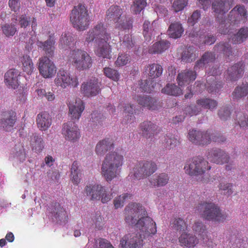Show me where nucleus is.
Returning <instances> with one entry per match:
<instances>
[{"label":"nucleus","instance_id":"2eb2a0df","mask_svg":"<svg viewBox=\"0 0 248 248\" xmlns=\"http://www.w3.org/2000/svg\"><path fill=\"white\" fill-rule=\"evenodd\" d=\"M233 0H212L211 9L215 16L227 13L232 5Z\"/></svg>","mask_w":248,"mask_h":248},{"label":"nucleus","instance_id":"13d9d810","mask_svg":"<svg viewBox=\"0 0 248 248\" xmlns=\"http://www.w3.org/2000/svg\"><path fill=\"white\" fill-rule=\"evenodd\" d=\"M104 73L106 76L114 81H118L120 78V74L118 71L111 68H105Z\"/></svg>","mask_w":248,"mask_h":248},{"label":"nucleus","instance_id":"338daca9","mask_svg":"<svg viewBox=\"0 0 248 248\" xmlns=\"http://www.w3.org/2000/svg\"><path fill=\"white\" fill-rule=\"evenodd\" d=\"M201 111L198 107L192 105L185 108L184 111L186 115L190 116L197 115Z\"/></svg>","mask_w":248,"mask_h":248},{"label":"nucleus","instance_id":"6e6552de","mask_svg":"<svg viewBox=\"0 0 248 248\" xmlns=\"http://www.w3.org/2000/svg\"><path fill=\"white\" fill-rule=\"evenodd\" d=\"M109 38L106 28L103 24L99 23L87 32L85 42L89 43L94 41L96 43L102 40H108Z\"/></svg>","mask_w":248,"mask_h":248},{"label":"nucleus","instance_id":"0e129e2a","mask_svg":"<svg viewBox=\"0 0 248 248\" xmlns=\"http://www.w3.org/2000/svg\"><path fill=\"white\" fill-rule=\"evenodd\" d=\"M201 16V11L200 10H196L194 11L191 16L188 17L187 19L188 23L191 26L194 25L200 19Z\"/></svg>","mask_w":248,"mask_h":248},{"label":"nucleus","instance_id":"5701e85b","mask_svg":"<svg viewBox=\"0 0 248 248\" xmlns=\"http://www.w3.org/2000/svg\"><path fill=\"white\" fill-rule=\"evenodd\" d=\"M108 41L102 40L95 43L96 47L95 52L99 57L110 59L111 57V49Z\"/></svg>","mask_w":248,"mask_h":248},{"label":"nucleus","instance_id":"4c0bfd02","mask_svg":"<svg viewBox=\"0 0 248 248\" xmlns=\"http://www.w3.org/2000/svg\"><path fill=\"white\" fill-rule=\"evenodd\" d=\"M214 48L215 52L223 54L226 57H229L232 55V48L228 42H220L215 45Z\"/></svg>","mask_w":248,"mask_h":248},{"label":"nucleus","instance_id":"bb28decb","mask_svg":"<svg viewBox=\"0 0 248 248\" xmlns=\"http://www.w3.org/2000/svg\"><path fill=\"white\" fill-rule=\"evenodd\" d=\"M38 128L42 131L47 130L52 124V119L49 114L46 112L39 113L36 119Z\"/></svg>","mask_w":248,"mask_h":248},{"label":"nucleus","instance_id":"f3484780","mask_svg":"<svg viewBox=\"0 0 248 248\" xmlns=\"http://www.w3.org/2000/svg\"><path fill=\"white\" fill-rule=\"evenodd\" d=\"M136 99L140 105L150 110H158L162 107L161 103L150 96H138Z\"/></svg>","mask_w":248,"mask_h":248},{"label":"nucleus","instance_id":"680f3d73","mask_svg":"<svg viewBox=\"0 0 248 248\" xmlns=\"http://www.w3.org/2000/svg\"><path fill=\"white\" fill-rule=\"evenodd\" d=\"M186 0H175L172 4V8L174 12H178L182 11L187 5Z\"/></svg>","mask_w":248,"mask_h":248},{"label":"nucleus","instance_id":"a211bd4d","mask_svg":"<svg viewBox=\"0 0 248 248\" xmlns=\"http://www.w3.org/2000/svg\"><path fill=\"white\" fill-rule=\"evenodd\" d=\"M229 18L234 24L242 21L245 23L247 18V11L243 6L237 5L229 15Z\"/></svg>","mask_w":248,"mask_h":248},{"label":"nucleus","instance_id":"ea45409f","mask_svg":"<svg viewBox=\"0 0 248 248\" xmlns=\"http://www.w3.org/2000/svg\"><path fill=\"white\" fill-rule=\"evenodd\" d=\"M4 82L7 87L9 89L16 88V69H10L5 74Z\"/></svg>","mask_w":248,"mask_h":248},{"label":"nucleus","instance_id":"3c124183","mask_svg":"<svg viewBox=\"0 0 248 248\" xmlns=\"http://www.w3.org/2000/svg\"><path fill=\"white\" fill-rule=\"evenodd\" d=\"M193 231L203 239L206 235V229L203 223L200 221H195L192 226Z\"/></svg>","mask_w":248,"mask_h":248},{"label":"nucleus","instance_id":"de8ad7c7","mask_svg":"<svg viewBox=\"0 0 248 248\" xmlns=\"http://www.w3.org/2000/svg\"><path fill=\"white\" fill-rule=\"evenodd\" d=\"M116 23L117 28L124 30H129L132 28L133 19L131 16L124 15Z\"/></svg>","mask_w":248,"mask_h":248},{"label":"nucleus","instance_id":"37998d69","mask_svg":"<svg viewBox=\"0 0 248 248\" xmlns=\"http://www.w3.org/2000/svg\"><path fill=\"white\" fill-rule=\"evenodd\" d=\"M155 21L151 23L148 21H145L143 24V34L146 41L149 42L151 40L153 31L155 30Z\"/></svg>","mask_w":248,"mask_h":248},{"label":"nucleus","instance_id":"1a4fd4ad","mask_svg":"<svg viewBox=\"0 0 248 248\" xmlns=\"http://www.w3.org/2000/svg\"><path fill=\"white\" fill-rule=\"evenodd\" d=\"M189 140L197 145L204 146L211 142V135L208 131L190 130L187 136Z\"/></svg>","mask_w":248,"mask_h":248},{"label":"nucleus","instance_id":"0eeeda50","mask_svg":"<svg viewBox=\"0 0 248 248\" xmlns=\"http://www.w3.org/2000/svg\"><path fill=\"white\" fill-rule=\"evenodd\" d=\"M157 170L156 164L153 161H144L139 162L133 169L134 177L140 179L150 176Z\"/></svg>","mask_w":248,"mask_h":248},{"label":"nucleus","instance_id":"c85d7f7f","mask_svg":"<svg viewBox=\"0 0 248 248\" xmlns=\"http://www.w3.org/2000/svg\"><path fill=\"white\" fill-rule=\"evenodd\" d=\"M30 146L33 152H41L44 148V141L41 136L37 133L32 134L30 137Z\"/></svg>","mask_w":248,"mask_h":248},{"label":"nucleus","instance_id":"f257e3e1","mask_svg":"<svg viewBox=\"0 0 248 248\" xmlns=\"http://www.w3.org/2000/svg\"><path fill=\"white\" fill-rule=\"evenodd\" d=\"M124 219L130 226L135 227L140 233L127 234L121 239L120 245L124 248H139L143 244V238L156 233L155 222L149 217L145 208L140 203L129 204L124 209Z\"/></svg>","mask_w":248,"mask_h":248},{"label":"nucleus","instance_id":"4d7b16f0","mask_svg":"<svg viewBox=\"0 0 248 248\" xmlns=\"http://www.w3.org/2000/svg\"><path fill=\"white\" fill-rule=\"evenodd\" d=\"M172 227L177 231H184L187 228L185 221L181 218H175L171 223Z\"/></svg>","mask_w":248,"mask_h":248},{"label":"nucleus","instance_id":"f8f14e48","mask_svg":"<svg viewBox=\"0 0 248 248\" xmlns=\"http://www.w3.org/2000/svg\"><path fill=\"white\" fill-rule=\"evenodd\" d=\"M101 83L96 78H92L81 85V93L85 96L92 97L96 96L101 92Z\"/></svg>","mask_w":248,"mask_h":248},{"label":"nucleus","instance_id":"c9c22d12","mask_svg":"<svg viewBox=\"0 0 248 248\" xmlns=\"http://www.w3.org/2000/svg\"><path fill=\"white\" fill-rule=\"evenodd\" d=\"M184 31L182 24L179 22H175L170 25L168 33L170 37L177 39L182 36Z\"/></svg>","mask_w":248,"mask_h":248},{"label":"nucleus","instance_id":"7ed1b4c3","mask_svg":"<svg viewBox=\"0 0 248 248\" xmlns=\"http://www.w3.org/2000/svg\"><path fill=\"white\" fill-rule=\"evenodd\" d=\"M211 169L208 161L200 156L193 157L187 161L184 167L186 172L191 176L199 177L197 180L206 182L207 180L204 177L206 170Z\"/></svg>","mask_w":248,"mask_h":248},{"label":"nucleus","instance_id":"473e14b6","mask_svg":"<svg viewBox=\"0 0 248 248\" xmlns=\"http://www.w3.org/2000/svg\"><path fill=\"white\" fill-rule=\"evenodd\" d=\"M123 10L117 5L111 6L106 12V16L108 19L113 21L114 23L118 22L123 16Z\"/></svg>","mask_w":248,"mask_h":248},{"label":"nucleus","instance_id":"9d476101","mask_svg":"<svg viewBox=\"0 0 248 248\" xmlns=\"http://www.w3.org/2000/svg\"><path fill=\"white\" fill-rule=\"evenodd\" d=\"M54 82L57 86H60L63 89L66 88L70 85L73 87H77L79 84L77 77H71L70 73L63 69L59 70Z\"/></svg>","mask_w":248,"mask_h":248},{"label":"nucleus","instance_id":"4be33fe9","mask_svg":"<svg viewBox=\"0 0 248 248\" xmlns=\"http://www.w3.org/2000/svg\"><path fill=\"white\" fill-rule=\"evenodd\" d=\"M181 246L186 248H191L196 246L199 243V239L193 234L183 232L178 238Z\"/></svg>","mask_w":248,"mask_h":248},{"label":"nucleus","instance_id":"6ab92c4d","mask_svg":"<svg viewBox=\"0 0 248 248\" xmlns=\"http://www.w3.org/2000/svg\"><path fill=\"white\" fill-rule=\"evenodd\" d=\"M84 191L90 200L98 201L101 197V193L105 191V187L101 185H89L86 186Z\"/></svg>","mask_w":248,"mask_h":248},{"label":"nucleus","instance_id":"79ce46f5","mask_svg":"<svg viewBox=\"0 0 248 248\" xmlns=\"http://www.w3.org/2000/svg\"><path fill=\"white\" fill-rule=\"evenodd\" d=\"M195 47L189 46L186 47L182 52L181 61L185 62H190L194 61L196 57Z\"/></svg>","mask_w":248,"mask_h":248},{"label":"nucleus","instance_id":"6e6d98bb","mask_svg":"<svg viewBox=\"0 0 248 248\" xmlns=\"http://www.w3.org/2000/svg\"><path fill=\"white\" fill-rule=\"evenodd\" d=\"M248 94V83H243L235 89L233 94L236 98L246 96Z\"/></svg>","mask_w":248,"mask_h":248},{"label":"nucleus","instance_id":"39448f33","mask_svg":"<svg viewBox=\"0 0 248 248\" xmlns=\"http://www.w3.org/2000/svg\"><path fill=\"white\" fill-rule=\"evenodd\" d=\"M70 21L73 26L78 31L88 28L90 19L88 11L84 5L79 4L74 7L70 16Z\"/></svg>","mask_w":248,"mask_h":248},{"label":"nucleus","instance_id":"603ef678","mask_svg":"<svg viewBox=\"0 0 248 248\" xmlns=\"http://www.w3.org/2000/svg\"><path fill=\"white\" fill-rule=\"evenodd\" d=\"M146 5V0H135L131 5V9L134 14L137 15L140 14Z\"/></svg>","mask_w":248,"mask_h":248},{"label":"nucleus","instance_id":"393cba45","mask_svg":"<svg viewBox=\"0 0 248 248\" xmlns=\"http://www.w3.org/2000/svg\"><path fill=\"white\" fill-rule=\"evenodd\" d=\"M169 176L165 172L155 173L149 180L150 185L153 187H159L165 186L169 182Z\"/></svg>","mask_w":248,"mask_h":248},{"label":"nucleus","instance_id":"ddd939ff","mask_svg":"<svg viewBox=\"0 0 248 248\" xmlns=\"http://www.w3.org/2000/svg\"><path fill=\"white\" fill-rule=\"evenodd\" d=\"M38 69L40 74L45 78L52 77L57 71L53 62L46 56L39 58Z\"/></svg>","mask_w":248,"mask_h":248},{"label":"nucleus","instance_id":"20e7f679","mask_svg":"<svg viewBox=\"0 0 248 248\" xmlns=\"http://www.w3.org/2000/svg\"><path fill=\"white\" fill-rule=\"evenodd\" d=\"M195 211L207 220L222 222L227 217L226 213L222 212L217 205L211 202H202L199 203L196 207Z\"/></svg>","mask_w":248,"mask_h":248},{"label":"nucleus","instance_id":"dca6fc26","mask_svg":"<svg viewBox=\"0 0 248 248\" xmlns=\"http://www.w3.org/2000/svg\"><path fill=\"white\" fill-rule=\"evenodd\" d=\"M50 216L53 221L65 222L67 220V215L65 210L60 205L56 202L49 207Z\"/></svg>","mask_w":248,"mask_h":248},{"label":"nucleus","instance_id":"5fc2aeb1","mask_svg":"<svg viewBox=\"0 0 248 248\" xmlns=\"http://www.w3.org/2000/svg\"><path fill=\"white\" fill-rule=\"evenodd\" d=\"M231 108L229 106H223L217 111V115L222 121H226L231 118Z\"/></svg>","mask_w":248,"mask_h":248},{"label":"nucleus","instance_id":"e2e57ef3","mask_svg":"<svg viewBox=\"0 0 248 248\" xmlns=\"http://www.w3.org/2000/svg\"><path fill=\"white\" fill-rule=\"evenodd\" d=\"M129 194L126 193L122 194L116 197L114 200V204L115 208H118L124 206V203L126 199L130 197Z\"/></svg>","mask_w":248,"mask_h":248},{"label":"nucleus","instance_id":"72a5a7b5","mask_svg":"<svg viewBox=\"0 0 248 248\" xmlns=\"http://www.w3.org/2000/svg\"><path fill=\"white\" fill-rule=\"evenodd\" d=\"M140 128L142 135L148 138L153 136L156 132L157 126L153 123L147 121L141 123Z\"/></svg>","mask_w":248,"mask_h":248},{"label":"nucleus","instance_id":"423d86ee","mask_svg":"<svg viewBox=\"0 0 248 248\" xmlns=\"http://www.w3.org/2000/svg\"><path fill=\"white\" fill-rule=\"evenodd\" d=\"M69 56L73 65L78 70L87 69L92 66V58L85 51L74 49L71 51Z\"/></svg>","mask_w":248,"mask_h":248},{"label":"nucleus","instance_id":"a18cd8bd","mask_svg":"<svg viewBox=\"0 0 248 248\" xmlns=\"http://www.w3.org/2000/svg\"><path fill=\"white\" fill-rule=\"evenodd\" d=\"M248 38V28L243 27L232 37V40L235 44H240Z\"/></svg>","mask_w":248,"mask_h":248},{"label":"nucleus","instance_id":"f704fd0d","mask_svg":"<svg viewBox=\"0 0 248 248\" xmlns=\"http://www.w3.org/2000/svg\"><path fill=\"white\" fill-rule=\"evenodd\" d=\"M170 43L167 40H161L154 44L149 49L151 54H160L169 48Z\"/></svg>","mask_w":248,"mask_h":248},{"label":"nucleus","instance_id":"c756f323","mask_svg":"<svg viewBox=\"0 0 248 248\" xmlns=\"http://www.w3.org/2000/svg\"><path fill=\"white\" fill-rule=\"evenodd\" d=\"M26 82L27 79L24 76L19 75L16 77V88L18 89L19 100L21 102H24L26 100Z\"/></svg>","mask_w":248,"mask_h":248},{"label":"nucleus","instance_id":"09e8293b","mask_svg":"<svg viewBox=\"0 0 248 248\" xmlns=\"http://www.w3.org/2000/svg\"><path fill=\"white\" fill-rule=\"evenodd\" d=\"M162 93L172 96L182 94V90L174 84H168L162 89Z\"/></svg>","mask_w":248,"mask_h":248},{"label":"nucleus","instance_id":"4468645a","mask_svg":"<svg viewBox=\"0 0 248 248\" xmlns=\"http://www.w3.org/2000/svg\"><path fill=\"white\" fill-rule=\"evenodd\" d=\"M207 158L212 162L222 165L230 159L229 155L220 149H211L206 153Z\"/></svg>","mask_w":248,"mask_h":248},{"label":"nucleus","instance_id":"052dcab7","mask_svg":"<svg viewBox=\"0 0 248 248\" xmlns=\"http://www.w3.org/2000/svg\"><path fill=\"white\" fill-rule=\"evenodd\" d=\"M131 60L130 56L127 54H122L119 55L115 63L116 65L122 66L130 62Z\"/></svg>","mask_w":248,"mask_h":248},{"label":"nucleus","instance_id":"58836bf2","mask_svg":"<svg viewBox=\"0 0 248 248\" xmlns=\"http://www.w3.org/2000/svg\"><path fill=\"white\" fill-rule=\"evenodd\" d=\"M19 63L24 72L28 74H31L34 69L33 64L31 59L28 55H23L19 58Z\"/></svg>","mask_w":248,"mask_h":248},{"label":"nucleus","instance_id":"69168bd1","mask_svg":"<svg viewBox=\"0 0 248 248\" xmlns=\"http://www.w3.org/2000/svg\"><path fill=\"white\" fill-rule=\"evenodd\" d=\"M232 185L228 183H220L218 186L219 190L224 191V193L228 195H230L232 194L233 191L232 190Z\"/></svg>","mask_w":248,"mask_h":248},{"label":"nucleus","instance_id":"412c9836","mask_svg":"<svg viewBox=\"0 0 248 248\" xmlns=\"http://www.w3.org/2000/svg\"><path fill=\"white\" fill-rule=\"evenodd\" d=\"M244 64L242 62H238L229 67L226 75V79L232 81L238 80L244 73Z\"/></svg>","mask_w":248,"mask_h":248},{"label":"nucleus","instance_id":"f03ea898","mask_svg":"<svg viewBox=\"0 0 248 248\" xmlns=\"http://www.w3.org/2000/svg\"><path fill=\"white\" fill-rule=\"evenodd\" d=\"M124 161V155L119 152L106 155L102 164L101 174L107 182H111L119 175Z\"/></svg>","mask_w":248,"mask_h":248},{"label":"nucleus","instance_id":"bf43d9fd","mask_svg":"<svg viewBox=\"0 0 248 248\" xmlns=\"http://www.w3.org/2000/svg\"><path fill=\"white\" fill-rule=\"evenodd\" d=\"M121 46L127 48H131L134 46L135 42L133 40L132 35L127 34L124 35L121 40Z\"/></svg>","mask_w":248,"mask_h":248},{"label":"nucleus","instance_id":"49530a36","mask_svg":"<svg viewBox=\"0 0 248 248\" xmlns=\"http://www.w3.org/2000/svg\"><path fill=\"white\" fill-rule=\"evenodd\" d=\"M196 102L198 105L204 108H208L211 110L215 109L217 106V101L207 98L198 99L197 100Z\"/></svg>","mask_w":248,"mask_h":248},{"label":"nucleus","instance_id":"774afa93","mask_svg":"<svg viewBox=\"0 0 248 248\" xmlns=\"http://www.w3.org/2000/svg\"><path fill=\"white\" fill-rule=\"evenodd\" d=\"M236 121L239 126L241 127H245L248 126V119L246 118V115L240 113L237 114L236 117Z\"/></svg>","mask_w":248,"mask_h":248},{"label":"nucleus","instance_id":"a19ab883","mask_svg":"<svg viewBox=\"0 0 248 248\" xmlns=\"http://www.w3.org/2000/svg\"><path fill=\"white\" fill-rule=\"evenodd\" d=\"M60 45L63 48H71L74 45L73 35L70 32L62 33L60 39Z\"/></svg>","mask_w":248,"mask_h":248},{"label":"nucleus","instance_id":"aec40b11","mask_svg":"<svg viewBox=\"0 0 248 248\" xmlns=\"http://www.w3.org/2000/svg\"><path fill=\"white\" fill-rule=\"evenodd\" d=\"M69 112L72 119H79L84 109L83 102L80 98H77L70 102L68 105Z\"/></svg>","mask_w":248,"mask_h":248},{"label":"nucleus","instance_id":"cd10ccee","mask_svg":"<svg viewBox=\"0 0 248 248\" xmlns=\"http://www.w3.org/2000/svg\"><path fill=\"white\" fill-rule=\"evenodd\" d=\"M55 43V40L52 36H49L48 39L45 42L38 41L37 43L38 46L42 48L49 57H52L54 55Z\"/></svg>","mask_w":248,"mask_h":248},{"label":"nucleus","instance_id":"e433bc0d","mask_svg":"<svg viewBox=\"0 0 248 248\" xmlns=\"http://www.w3.org/2000/svg\"><path fill=\"white\" fill-rule=\"evenodd\" d=\"M82 171L77 161H74L71 168L70 178L72 183L78 185L82 177Z\"/></svg>","mask_w":248,"mask_h":248},{"label":"nucleus","instance_id":"b1692460","mask_svg":"<svg viewBox=\"0 0 248 248\" xmlns=\"http://www.w3.org/2000/svg\"><path fill=\"white\" fill-rule=\"evenodd\" d=\"M196 71L194 69V71L185 70L179 73L177 78L178 85L183 86L194 81L197 77Z\"/></svg>","mask_w":248,"mask_h":248},{"label":"nucleus","instance_id":"864d4df0","mask_svg":"<svg viewBox=\"0 0 248 248\" xmlns=\"http://www.w3.org/2000/svg\"><path fill=\"white\" fill-rule=\"evenodd\" d=\"M149 68L148 74L152 79L159 77L162 73L163 69L159 64L154 63L150 65Z\"/></svg>","mask_w":248,"mask_h":248},{"label":"nucleus","instance_id":"c03bdc74","mask_svg":"<svg viewBox=\"0 0 248 248\" xmlns=\"http://www.w3.org/2000/svg\"><path fill=\"white\" fill-rule=\"evenodd\" d=\"M124 111L125 114L123 122L124 124L132 123L134 122L135 118L133 115L134 111L135 106L130 104H126L124 106Z\"/></svg>","mask_w":248,"mask_h":248},{"label":"nucleus","instance_id":"7c9ffc66","mask_svg":"<svg viewBox=\"0 0 248 248\" xmlns=\"http://www.w3.org/2000/svg\"><path fill=\"white\" fill-rule=\"evenodd\" d=\"M4 116L6 117V119L1 120V126L6 131H11L13 130V126L15 123V112L14 111L10 110L5 113Z\"/></svg>","mask_w":248,"mask_h":248},{"label":"nucleus","instance_id":"a878e982","mask_svg":"<svg viewBox=\"0 0 248 248\" xmlns=\"http://www.w3.org/2000/svg\"><path fill=\"white\" fill-rule=\"evenodd\" d=\"M114 148L113 141L109 138H105L100 140L95 146V153L99 156L104 155L105 153Z\"/></svg>","mask_w":248,"mask_h":248},{"label":"nucleus","instance_id":"8fccbe9b","mask_svg":"<svg viewBox=\"0 0 248 248\" xmlns=\"http://www.w3.org/2000/svg\"><path fill=\"white\" fill-rule=\"evenodd\" d=\"M155 85L156 83L153 80V79L149 78L148 80L141 81L140 83V88L141 92L150 93L153 91Z\"/></svg>","mask_w":248,"mask_h":248},{"label":"nucleus","instance_id":"9b49d317","mask_svg":"<svg viewBox=\"0 0 248 248\" xmlns=\"http://www.w3.org/2000/svg\"><path fill=\"white\" fill-rule=\"evenodd\" d=\"M62 134L64 139L71 142H77L80 137L79 129L72 122H68L63 124Z\"/></svg>","mask_w":248,"mask_h":248},{"label":"nucleus","instance_id":"2f4dec72","mask_svg":"<svg viewBox=\"0 0 248 248\" xmlns=\"http://www.w3.org/2000/svg\"><path fill=\"white\" fill-rule=\"evenodd\" d=\"M215 60V56L211 52H206L202 56L200 60L197 61L194 67L195 71L203 68L209 63L213 62Z\"/></svg>","mask_w":248,"mask_h":248}]
</instances>
